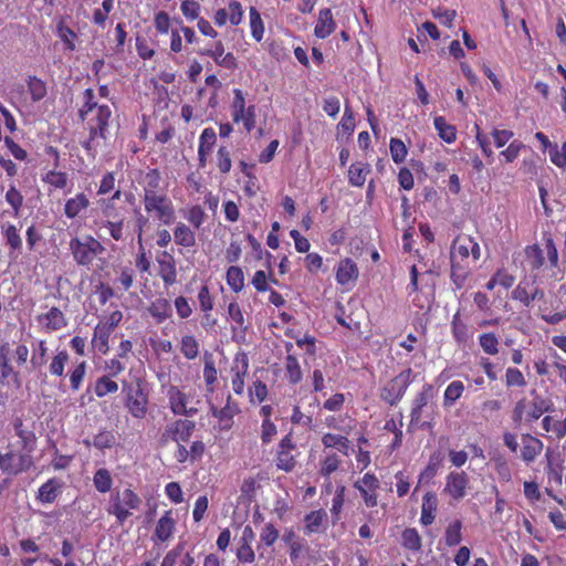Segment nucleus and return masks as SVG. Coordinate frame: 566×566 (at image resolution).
Returning <instances> with one entry per match:
<instances>
[{
  "instance_id": "obj_1",
  "label": "nucleus",
  "mask_w": 566,
  "mask_h": 566,
  "mask_svg": "<svg viewBox=\"0 0 566 566\" xmlns=\"http://www.w3.org/2000/svg\"><path fill=\"white\" fill-rule=\"evenodd\" d=\"M83 95L84 104L80 109V116L90 132V138L85 142L84 147L94 156L97 146H99V140L107 138L112 109L109 105L99 104L95 101L93 90H85Z\"/></svg>"
},
{
  "instance_id": "obj_2",
  "label": "nucleus",
  "mask_w": 566,
  "mask_h": 566,
  "mask_svg": "<svg viewBox=\"0 0 566 566\" xmlns=\"http://www.w3.org/2000/svg\"><path fill=\"white\" fill-rule=\"evenodd\" d=\"M142 504V497L130 488L116 489L109 495L106 512L115 517L118 525H124L134 512L140 509Z\"/></svg>"
},
{
  "instance_id": "obj_3",
  "label": "nucleus",
  "mask_w": 566,
  "mask_h": 566,
  "mask_svg": "<svg viewBox=\"0 0 566 566\" xmlns=\"http://www.w3.org/2000/svg\"><path fill=\"white\" fill-rule=\"evenodd\" d=\"M166 396L168 398L169 409L176 416L192 417L198 412L200 399L195 388H180L175 385L167 387Z\"/></svg>"
},
{
  "instance_id": "obj_4",
  "label": "nucleus",
  "mask_w": 566,
  "mask_h": 566,
  "mask_svg": "<svg viewBox=\"0 0 566 566\" xmlns=\"http://www.w3.org/2000/svg\"><path fill=\"white\" fill-rule=\"evenodd\" d=\"M480 245L472 237L467 234L459 235L454 239L451 247V266L455 269L470 268L472 263L480 259Z\"/></svg>"
},
{
  "instance_id": "obj_5",
  "label": "nucleus",
  "mask_w": 566,
  "mask_h": 566,
  "mask_svg": "<svg viewBox=\"0 0 566 566\" xmlns=\"http://www.w3.org/2000/svg\"><path fill=\"white\" fill-rule=\"evenodd\" d=\"M534 398L528 401L525 398L520 399L512 411V420L516 426L531 423L542 417L544 412H547L552 408V402L544 397L532 392Z\"/></svg>"
},
{
  "instance_id": "obj_6",
  "label": "nucleus",
  "mask_w": 566,
  "mask_h": 566,
  "mask_svg": "<svg viewBox=\"0 0 566 566\" xmlns=\"http://www.w3.org/2000/svg\"><path fill=\"white\" fill-rule=\"evenodd\" d=\"M70 251L78 265L88 266L96 256L105 252V248L92 235H85L71 239Z\"/></svg>"
},
{
  "instance_id": "obj_7",
  "label": "nucleus",
  "mask_w": 566,
  "mask_h": 566,
  "mask_svg": "<svg viewBox=\"0 0 566 566\" xmlns=\"http://www.w3.org/2000/svg\"><path fill=\"white\" fill-rule=\"evenodd\" d=\"M123 392L125 395L124 405L129 415L135 419H144L148 413L149 398L142 382L125 384Z\"/></svg>"
},
{
  "instance_id": "obj_8",
  "label": "nucleus",
  "mask_w": 566,
  "mask_h": 566,
  "mask_svg": "<svg viewBox=\"0 0 566 566\" xmlns=\"http://www.w3.org/2000/svg\"><path fill=\"white\" fill-rule=\"evenodd\" d=\"M145 211L161 224L169 226L176 220V210L166 192L143 199Z\"/></svg>"
},
{
  "instance_id": "obj_9",
  "label": "nucleus",
  "mask_w": 566,
  "mask_h": 566,
  "mask_svg": "<svg viewBox=\"0 0 566 566\" xmlns=\"http://www.w3.org/2000/svg\"><path fill=\"white\" fill-rule=\"evenodd\" d=\"M412 382V370L407 368L390 379L381 389L380 397L394 406L403 397L407 388Z\"/></svg>"
},
{
  "instance_id": "obj_10",
  "label": "nucleus",
  "mask_w": 566,
  "mask_h": 566,
  "mask_svg": "<svg viewBox=\"0 0 566 566\" xmlns=\"http://www.w3.org/2000/svg\"><path fill=\"white\" fill-rule=\"evenodd\" d=\"M354 488L359 492L364 503L368 507H375L378 504L379 480L370 472L354 483Z\"/></svg>"
},
{
  "instance_id": "obj_11",
  "label": "nucleus",
  "mask_w": 566,
  "mask_h": 566,
  "mask_svg": "<svg viewBox=\"0 0 566 566\" xmlns=\"http://www.w3.org/2000/svg\"><path fill=\"white\" fill-rule=\"evenodd\" d=\"M46 84L38 77H29L27 90L21 94V107L31 112L34 104L41 102L46 96Z\"/></svg>"
},
{
  "instance_id": "obj_12",
  "label": "nucleus",
  "mask_w": 566,
  "mask_h": 566,
  "mask_svg": "<svg viewBox=\"0 0 566 566\" xmlns=\"http://www.w3.org/2000/svg\"><path fill=\"white\" fill-rule=\"evenodd\" d=\"M248 370H249V358L247 356V354L244 353H239L234 360H233V365L231 366V374H232V379H231V386H232V390L234 391V394L237 395H243L244 392V387H245V377L248 375Z\"/></svg>"
},
{
  "instance_id": "obj_13",
  "label": "nucleus",
  "mask_w": 566,
  "mask_h": 566,
  "mask_svg": "<svg viewBox=\"0 0 566 566\" xmlns=\"http://www.w3.org/2000/svg\"><path fill=\"white\" fill-rule=\"evenodd\" d=\"M469 478L464 472H450L446 479L443 492L451 499L459 501L467 495Z\"/></svg>"
},
{
  "instance_id": "obj_14",
  "label": "nucleus",
  "mask_w": 566,
  "mask_h": 566,
  "mask_svg": "<svg viewBox=\"0 0 566 566\" xmlns=\"http://www.w3.org/2000/svg\"><path fill=\"white\" fill-rule=\"evenodd\" d=\"M30 458L27 455H17L13 452L0 453V471L8 474H19L29 469Z\"/></svg>"
},
{
  "instance_id": "obj_15",
  "label": "nucleus",
  "mask_w": 566,
  "mask_h": 566,
  "mask_svg": "<svg viewBox=\"0 0 566 566\" xmlns=\"http://www.w3.org/2000/svg\"><path fill=\"white\" fill-rule=\"evenodd\" d=\"M36 321L46 333L60 331L67 325L65 315L57 307H51L46 313L39 315Z\"/></svg>"
},
{
  "instance_id": "obj_16",
  "label": "nucleus",
  "mask_w": 566,
  "mask_h": 566,
  "mask_svg": "<svg viewBox=\"0 0 566 566\" xmlns=\"http://www.w3.org/2000/svg\"><path fill=\"white\" fill-rule=\"evenodd\" d=\"M522 449L521 459L526 464H530L536 460L544 449V443L536 437L524 433L521 437Z\"/></svg>"
},
{
  "instance_id": "obj_17",
  "label": "nucleus",
  "mask_w": 566,
  "mask_h": 566,
  "mask_svg": "<svg viewBox=\"0 0 566 566\" xmlns=\"http://www.w3.org/2000/svg\"><path fill=\"white\" fill-rule=\"evenodd\" d=\"M195 430V422L187 419H178L167 427L166 433L177 443L187 442Z\"/></svg>"
},
{
  "instance_id": "obj_18",
  "label": "nucleus",
  "mask_w": 566,
  "mask_h": 566,
  "mask_svg": "<svg viewBox=\"0 0 566 566\" xmlns=\"http://www.w3.org/2000/svg\"><path fill=\"white\" fill-rule=\"evenodd\" d=\"M358 277V268L352 259H343L336 268V281L340 285L354 284Z\"/></svg>"
},
{
  "instance_id": "obj_19",
  "label": "nucleus",
  "mask_w": 566,
  "mask_h": 566,
  "mask_svg": "<svg viewBox=\"0 0 566 566\" xmlns=\"http://www.w3.org/2000/svg\"><path fill=\"white\" fill-rule=\"evenodd\" d=\"M159 276L165 285L170 286L177 281L176 262L174 256L168 252H163L158 258Z\"/></svg>"
},
{
  "instance_id": "obj_20",
  "label": "nucleus",
  "mask_w": 566,
  "mask_h": 566,
  "mask_svg": "<svg viewBox=\"0 0 566 566\" xmlns=\"http://www.w3.org/2000/svg\"><path fill=\"white\" fill-rule=\"evenodd\" d=\"M433 396V386L424 384L422 389L417 394L412 401V408L410 418L412 423H418L421 420L422 409L428 405L429 400Z\"/></svg>"
},
{
  "instance_id": "obj_21",
  "label": "nucleus",
  "mask_w": 566,
  "mask_h": 566,
  "mask_svg": "<svg viewBox=\"0 0 566 566\" xmlns=\"http://www.w3.org/2000/svg\"><path fill=\"white\" fill-rule=\"evenodd\" d=\"M62 492V482L55 478L43 483L36 494V500L43 504L53 503Z\"/></svg>"
},
{
  "instance_id": "obj_22",
  "label": "nucleus",
  "mask_w": 566,
  "mask_h": 566,
  "mask_svg": "<svg viewBox=\"0 0 566 566\" xmlns=\"http://www.w3.org/2000/svg\"><path fill=\"white\" fill-rule=\"evenodd\" d=\"M149 315L154 318L156 324H161L172 316V307L170 302L165 297L154 300L148 308Z\"/></svg>"
},
{
  "instance_id": "obj_23",
  "label": "nucleus",
  "mask_w": 566,
  "mask_h": 566,
  "mask_svg": "<svg viewBox=\"0 0 566 566\" xmlns=\"http://www.w3.org/2000/svg\"><path fill=\"white\" fill-rule=\"evenodd\" d=\"M90 207L88 197L83 193H76L74 197L69 198L64 205V214L69 219L80 217Z\"/></svg>"
},
{
  "instance_id": "obj_24",
  "label": "nucleus",
  "mask_w": 566,
  "mask_h": 566,
  "mask_svg": "<svg viewBox=\"0 0 566 566\" xmlns=\"http://www.w3.org/2000/svg\"><path fill=\"white\" fill-rule=\"evenodd\" d=\"M175 527L176 521L172 517V512L166 511L156 524L154 536L160 542H166L172 536Z\"/></svg>"
},
{
  "instance_id": "obj_25",
  "label": "nucleus",
  "mask_w": 566,
  "mask_h": 566,
  "mask_svg": "<svg viewBox=\"0 0 566 566\" xmlns=\"http://www.w3.org/2000/svg\"><path fill=\"white\" fill-rule=\"evenodd\" d=\"M239 412L240 408L238 403L232 401L230 396L228 397L224 407L221 409H212V416L220 421L223 429H229L231 427L233 417Z\"/></svg>"
},
{
  "instance_id": "obj_26",
  "label": "nucleus",
  "mask_w": 566,
  "mask_h": 566,
  "mask_svg": "<svg viewBox=\"0 0 566 566\" xmlns=\"http://www.w3.org/2000/svg\"><path fill=\"white\" fill-rule=\"evenodd\" d=\"M327 523V513L321 509L312 511L304 516V531L306 534L321 532Z\"/></svg>"
},
{
  "instance_id": "obj_27",
  "label": "nucleus",
  "mask_w": 566,
  "mask_h": 566,
  "mask_svg": "<svg viewBox=\"0 0 566 566\" xmlns=\"http://www.w3.org/2000/svg\"><path fill=\"white\" fill-rule=\"evenodd\" d=\"M41 180L49 187L48 191L64 190L69 185V175L65 171L55 169L48 170L41 177Z\"/></svg>"
},
{
  "instance_id": "obj_28",
  "label": "nucleus",
  "mask_w": 566,
  "mask_h": 566,
  "mask_svg": "<svg viewBox=\"0 0 566 566\" xmlns=\"http://www.w3.org/2000/svg\"><path fill=\"white\" fill-rule=\"evenodd\" d=\"M370 165L363 161L354 163L348 169V182L353 187H363L370 174Z\"/></svg>"
},
{
  "instance_id": "obj_29",
  "label": "nucleus",
  "mask_w": 566,
  "mask_h": 566,
  "mask_svg": "<svg viewBox=\"0 0 566 566\" xmlns=\"http://www.w3.org/2000/svg\"><path fill=\"white\" fill-rule=\"evenodd\" d=\"M451 332L454 340L458 344H465L473 336V332L461 318L459 311L452 316Z\"/></svg>"
},
{
  "instance_id": "obj_30",
  "label": "nucleus",
  "mask_w": 566,
  "mask_h": 566,
  "mask_svg": "<svg viewBox=\"0 0 566 566\" xmlns=\"http://www.w3.org/2000/svg\"><path fill=\"white\" fill-rule=\"evenodd\" d=\"M6 244L10 248V255L17 258V252L22 249V238L14 224L7 223L1 227Z\"/></svg>"
},
{
  "instance_id": "obj_31",
  "label": "nucleus",
  "mask_w": 566,
  "mask_h": 566,
  "mask_svg": "<svg viewBox=\"0 0 566 566\" xmlns=\"http://www.w3.org/2000/svg\"><path fill=\"white\" fill-rule=\"evenodd\" d=\"M161 176L157 169H151L145 176L143 190L144 196L143 199L150 198L153 196H158L165 192V189H160Z\"/></svg>"
},
{
  "instance_id": "obj_32",
  "label": "nucleus",
  "mask_w": 566,
  "mask_h": 566,
  "mask_svg": "<svg viewBox=\"0 0 566 566\" xmlns=\"http://www.w3.org/2000/svg\"><path fill=\"white\" fill-rule=\"evenodd\" d=\"M546 472L549 479L557 483L562 482L563 465L558 453H555L551 448L545 452Z\"/></svg>"
},
{
  "instance_id": "obj_33",
  "label": "nucleus",
  "mask_w": 566,
  "mask_h": 566,
  "mask_svg": "<svg viewBox=\"0 0 566 566\" xmlns=\"http://www.w3.org/2000/svg\"><path fill=\"white\" fill-rule=\"evenodd\" d=\"M174 240L177 245L192 248L196 244V233L189 226L178 222L174 229Z\"/></svg>"
},
{
  "instance_id": "obj_34",
  "label": "nucleus",
  "mask_w": 566,
  "mask_h": 566,
  "mask_svg": "<svg viewBox=\"0 0 566 566\" xmlns=\"http://www.w3.org/2000/svg\"><path fill=\"white\" fill-rule=\"evenodd\" d=\"M437 511V496L433 493L427 492L422 497L420 522L422 525L428 526L433 523Z\"/></svg>"
},
{
  "instance_id": "obj_35",
  "label": "nucleus",
  "mask_w": 566,
  "mask_h": 566,
  "mask_svg": "<svg viewBox=\"0 0 566 566\" xmlns=\"http://www.w3.org/2000/svg\"><path fill=\"white\" fill-rule=\"evenodd\" d=\"M543 429L552 433L555 439H563L566 436V419L553 416H545L542 420Z\"/></svg>"
},
{
  "instance_id": "obj_36",
  "label": "nucleus",
  "mask_w": 566,
  "mask_h": 566,
  "mask_svg": "<svg viewBox=\"0 0 566 566\" xmlns=\"http://www.w3.org/2000/svg\"><path fill=\"white\" fill-rule=\"evenodd\" d=\"M31 358L30 365L33 369L42 368L46 363L48 346L46 342L42 339H35L31 343Z\"/></svg>"
},
{
  "instance_id": "obj_37",
  "label": "nucleus",
  "mask_w": 566,
  "mask_h": 566,
  "mask_svg": "<svg viewBox=\"0 0 566 566\" xmlns=\"http://www.w3.org/2000/svg\"><path fill=\"white\" fill-rule=\"evenodd\" d=\"M322 443L325 448H335L345 455H348L350 441L342 434L325 433L322 437Z\"/></svg>"
},
{
  "instance_id": "obj_38",
  "label": "nucleus",
  "mask_w": 566,
  "mask_h": 566,
  "mask_svg": "<svg viewBox=\"0 0 566 566\" xmlns=\"http://www.w3.org/2000/svg\"><path fill=\"white\" fill-rule=\"evenodd\" d=\"M112 332L109 327H105L101 323L94 328L92 343L102 354H106L109 349L108 340Z\"/></svg>"
},
{
  "instance_id": "obj_39",
  "label": "nucleus",
  "mask_w": 566,
  "mask_h": 566,
  "mask_svg": "<svg viewBox=\"0 0 566 566\" xmlns=\"http://www.w3.org/2000/svg\"><path fill=\"white\" fill-rule=\"evenodd\" d=\"M335 31V21L329 9L319 11L318 21L315 25V35H328Z\"/></svg>"
},
{
  "instance_id": "obj_40",
  "label": "nucleus",
  "mask_w": 566,
  "mask_h": 566,
  "mask_svg": "<svg viewBox=\"0 0 566 566\" xmlns=\"http://www.w3.org/2000/svg\"><path fill=\"white\" fill-rule=\"evenodd\" d=\"M464 392V385L461 380L451 381L443 394V407L451 408Z\"/></svg>"
},
{
  "instance_id": "obj_41",
  "label": "nucleus",
  "mask_w": 566,
  "mask_h": 566,
  "mask_svg": "<svg viewBox=\"0 0 566 566\" xmlns=\"http://www.w3.org/2000/svg\"><path fill=\"white\" fill-rule=\"evenodd\" d=\"M93 485L99 493L109 492L113 486V478L111 472L105 468L96 470L93 475Z\"/></svg>"
},
{
  "instance_id": "obj_42",
  "label": "nucleus",
  "mask_w": 566,
  "mask_h": 566,
  "mask_svg": "<svg viewBox=\"0 0 566 566\" xmlns=\"http://www.w3.org/2000/svg\"><path fill=\"white\" fill-rule=\"evenodd\" d=\"M10 355V346L9 344H3L0 346V377L2 380H7L9 378H17V373L13 367L9 363Z\"/></svg>"
},
{
  "instance_id": "obj_43",
  "label": "nucleus",
  "mask_w": 566,
  "mask_h": 566,
  "mask_svg": "<svg viewBox=\"0 0 566 566\" xmlns=\"http://www.w3.org/2000/svg\"><path fill=\"white\" fill-rule=\"evenodd\" d=\"M340 464V458L336 453H326L319 460V474L326 479L334 473Z\"/></svg>"
},
{
  "instance_id": "obj_44",
  "label": "nucleus",
  "mask_w": 566,
  "mask_h": 566,
  "mask_svg": "<svg viewBox=\"0 0 566 566\" xmlns=\"http://www.w3.org/2000/svg\"><path fill=\"white\" fill-rule=\"evenodd\" d=\"M324 423L328 428L342 431L345 434H348L354 428V420L348 416H328L325 418Z\"/></svg>"
},
{
  "instance_id": "obj_45",
  "label": "nucleus",
  "mask_w": 566,
  "mask_h": 566,
  "mask_svg": "<svg viewBox=\"0 0 566 566\" xmlns=\"http://www.w3.org/2000/svg\"><path fill=\"white\" fill-rule=\"evenodd\" d=\"M434 127L438 130L439 137L446 143L451 144L457 139L455 127L448 124L444 117H436Z\"/></svg>"
},
{
  "instance_id": "obj_46",
  "label": "nucleus",
  "mask_w": 566,
  "mask_h": 566,
  "mask_svg": "<svg viewBox=\"0 0 566 566\" xmlns=\"http://www.w3.org/2000/svg\"><path fill=\"white\" fill-rule=\"evenodd\" d=\"M179 348L185 358L192 360L199 355V343L192 335H184L180 338Z\"/></svg>"
},
{
  "instance_id": "obj_47",
  "label": "nucleus",
  "mask_w": 566,
  "mask_h": 566,
  "mask_svg": "<svg viewBox=\"0 0 566 566\" xmlns=\"http://www.w3.org/2000/svg\"><path fill=\"white\" fill-rule=\"evenodd\" d=\"M525 252V260L527 264L533 270H538L544 264V252L543 250L537 245H527L524 250Z\"/></svg>"
},
{
  "instance_id": "obj_48",
  "label": "nucleus",
  "mask_w": 566,
  "mask_h": 566,
  "mask_svg": "<svg viewBox=\"0 0 566 566\" xmlns=\"http://www.w3.org/2000/svg\"><path fill=\"white\" fill-rule=\"evenodd\" d=\"M6 202L12 208V214L18 217L23 206V196L14 185H10L6 192Z\"/></svg>"
},
{
  "instance_id": "obj_49",
  "label": "nucleus",
  "mask_w": 566,
  "mask_h": 566,
  "mask_svg": "<svg viewBox=\"0 0 566 566\" xmlns=\"http://www.w3.org/2000/svg\"><path fill=\"white\" fill-rule=\"evenodd\" d=\"M227 283L234 292H240L244 287L243 271L239 266H230L227 271Z\"/></svg>"
},
{
  "instance_id": "obj_50",
  "label": "nucleus",
  "mask_w": 566,
  "mask_h": 566,
  "mask_svg": "<svg viewBox=\"0 0 566 566\" xmlns=\"http://www.w3.org/2000/svg\"><path fill=\"white\" fill-rule=\"evenodd\" d=\"M492 461L499 480L501 482H510L512 480V469L509 460L503 455H497Z\"/></svg>"
},
{
  "instance_id": "obj_51",
  "label": "nucleus",
  "mask_w": 566,
  "mask_h": 566,
  "mask_svg": "<svg viewBox=\"0 0 566 566\" xmlns=\"http://www.w3.org/2000/svg\"><path fill=\"white\" fill-rule=\"evenodd\" d=\"M69 361V354L66 350L57 352L49 366V371L53 376L62 377L64 375L65 365Z\"/></svg>"
},
{
  "instance_id": "obj_52",
  "label": "nucleus",
  "mask_w": 566,
  "mask_h": 566,
  "mask_svg": "<svg viewBox=\"0 0 566 566\" xmlns=\"http://www.w3.org/2000/svg\"><path fill=\"white\" fill-rule=\"evenodd\" d=\"M233 95L234 97L231 105L232 119L234 123H240L248 107H245V99L241 90H233Z\"/></svg>"
},
{
  "instance_id": "obj_53",
  "label": "nucleus",
  "mask_w": 566,
  "mask_h": 566,
  "mask_svg": "<svg viewBox=\"0 0 566 566\" xmlns=\"http://www.w3.org/2000/svg\"><path fill=\"white\" fill-rule=\"evenodd\" d=\"M462 523L460 520L452 521L444 534V541L448 546H455L462 541Z\"/></svg>"
},
{
  "instance_id": "obj_54",
  "label": "nucleus",
  "mask_w": 566,
  "mask_h": 566,
  "mask_svg": "<svg viewBox=\"0 0 566 566\" xmlns=\"http://www.w3.org/2000/svg\"><path fill=\"white\" fill-rule=\"evenodd\" d=\"M216 142L217 135L214 129L207 127L200 134L198 150H200V153L210 154L214 147Z\"/></svg>"
},
{
  "instance_id": "obj_55",
  "label": "nucleus",
  "mask_w": 566,
  "mask_h": 566,
  "mask_svg": "<svg viewBox=\"0 0 566 566\" xmlns=\"http://www.w3.org/2000/svg\"><path fill=\"white\" fill-rule=\"evenodd\" d=\"M286 377L290 382L297 384L302 379V370L297 358L294 355H287L285 359Z\"/></svg>"
},
{
  "instance_id": "obj_56",
  "label": "nucleus",
  "mask_w": 566,
  "mask_h": 566,
  "mask_svg": "<svg viewBox=\"0 0 566 566\" xmlns=\"http://www.w3.org/2000/svg\"><path fill=\"white\" fill-rule=\"evenodd\" d=\"M524 148L525 145L522 142L514 139L505 149L500 151L499 157L506 164L513 163Z\"/></svg>"
},
{
  "instance_id": "obj_57",
  "label": "nucleus",
  "mask_w": 566,
  "mask_h": 566,
  "mask_svg": "<svg viewBox=\"0 0 566 566\" xmlns=\"http://www.w3.org/2000/svg\"><path fill=\"white\" fill-rule=\"evenodd\" d=\"M401 543L405 548L410 551L421 548V537L416 528H406L401 535Z\"/></svg>"
},
{
  "instance_id": "obj_58",
  "label": "nucleus",
  "mask_w": 566,
  "mask_h": 566,
  "mask_svg": "<svg viewBox=\"0 0 566 566\" xmlns=\"http://www.w3.org/2000/svg\"><path fill=\"white\" fill-rule=\"evenodd\" d=\"M118 390V385L116 381L112 380L107 376H103L98 378L94 386V391L97 397H104L108 394L116 392Z\"/></svg>"
},
{
  "instance_id": "obj_59",
  "label": "nucleus",
  "mask_w": 566,
  "mask_h": 566,
  "mask_svg": "<svg viewBox=\"0 0 566 566\" xmlns=\"http://www.w3.org/2000/svg\"><path fill=\"white\" fill-rule=\"evenodd\" d=\"M391 159L395 164H401L406 160L408 150L405 143L399 138H391L389 143Z\"/></svg>"
},
{
  "instance_id": "obj_60",
  "label": "nucleus",
  "mask_w": 566,
  "mask_h": 566,
  "mask_svg": "<svg viewBox=\"0 0 566 566\" xmlns=\"http://www.w3.org/2000/svg\"><path fill=\"white\" fill-rule=\"evenodd\" d=\"M479 344L488 355H496L499 353V339L493 333L481 334L479 336Z\"/></svg>"
},
{
  "instance_id": "obj_61",
  "label": "nucleus",
  "mask_w": 566,
  "mask_h": 566,
  "mask_svg": "<svg viewBox=\"0 0 566 566\" xmlns=\"http://www.w3.org/2000/svg\"><path fill=\"white\" fill-rule=\"evenodd\" d=\"M345 486L338 485L335 490V494L332 501L331 513L333 516V523H336L339 520V515L345 502Z\"/></svg>"
},
{
  "instance_id": "obj_62",
  "label": "nucleus",
  "mask_w": 566,
  "mask_h": 566,
  "mask_svg": "<svg viewBox=\"0 0 566 566\" xmlns=\"http://www.w3.org/2000/svg\"><path fill=\"white\" fill-rule=\"evenodd\" d=\"M114 9V0H103L102 7L95 9L93 13V22L96 25L104 27L111 11Z\"/></svg>"
},
{
  "instance_id": "obj_63",
  "label": "nucleus",
  "mask_w": 566,
  "mask_h": 566,
  "mask_svg": "<svg viewBox=\"0 0 566 566\" xmlns=\"http://www.w3.org/2000/svg\"><path fill=\"white\" fill-rule=\"evenodd\" d=\"M85 443L99 450L112 448L115 443V436L109 431H102L93 438L92 442L85 441Z\"/></svg>"
},
{
  "instance_id": "obj_64",
  "label": "nucleus",
  "mask_w": 566,
  "mask_h": 566,
  "mask_svg": "<svg viewBox=\"0 0 566 566\" xmlns=\"http://www.w3.org/2000/svg\"><path fill=\"white\" fill-rule=\"evenodd\" d=\"M295 458L291 451L277 450L276 453V467L280 470L290 472L295 467Z\"/></svg>"
}]
</instances>
